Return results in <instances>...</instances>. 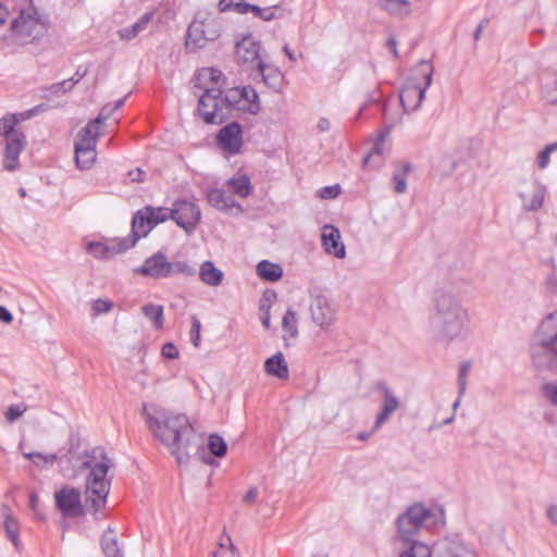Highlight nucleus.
I'll return each mask as SVG.
<instances>
[{
    "label": "nucleus",
    "instance_id": "79ce46f5",
    "mask_svg": "<svg viewBox=\"0 0 557 557\" xmlns=\"http://www.w3.org/2000/svg\"><path fill=\"white\" fill-rule=\"evenodd\" d=\"M410 170H411L410 163H404L403 172L394 173V175H393L394 190L397 194H404L407 190L406 175Z\"/></svg>",
    "mask_w": 557,
    "mask_h": 557
},
{
    "label": "nucleus",
    "instance_id": "5701e85b",
    "mask_svg": "<svg viewBox=\"0 0 557 557\" xmlns=\"http://www.w3.org/2000/svg\"><path fill=\"white\" fill-rule=\"evenodd\" d=\"M322 245L324 250L335 256L336 258H344L346 255L345 246L341 242V233L338 228L333 225H325L322 232Z\"/></svg>",
    "mask_w": 557,
    "mask_h": 557
},
{
    "label": "nucleus",
    "instance_id": "de8ad7c7",
    "mask_svg": "<svg viewBox=\"0 0 557 557\" xmlns=\"http://www.w3.org/2000/svg\"><path fill=\"white\" fill-rule=\"evenodd\" d=\"M251 13L262 21H272L274 18L273 8H260L252 4Z\"/></svg>",
    "mask_w": 557,
    "mask_h": 557
},
{
    "label": "nucleus",
    "instance_id": "9d476101",
    "mask_svg": "<svg viewBox=\"0 0 557 557\" xmlns=\"http://www.w3.org/2000/svg\"><path fill=\"white\" fill-rule=\"evenodd\" d=\"M434 522V513L422 504L410 506L397 518V529L403 541H411L424 523Z\"/></svg>",
    "mask_w": 557,
    "mask_h": 557
},
{
    "label": "nucleus",
    "instance_id": "680f3d73",
    "mask_svg": "<svg viewBox=\"0 0 557 557\" xmlns=\"http://www.w3.org/2000/svg\"><path fill=\"white\" fill-rule=\"evenodd\" d=\"M545 286L549 293L557 292V274L556 273H553L547 276V278L545 281Z\"/></svg>",
    "mask_w": 557,
    "mask_h": 557
},
{
    "label": "nucleus",
    "instance_id": "473e14b6",
    "mask_svg": "<svg viewBox=\"0 0 557 557\" xmlns=\"http://www.w3.org/2000/svg\"><path fill=\"white\" fill-rule=\"evenodd\" d=\"M391 131V126L380 134L379 138L373 145L372 150L363 158V164L368 165L371 161L374 162V166L379 168L383 163L384 144L385 138Z\"/></svg>",
    "mask_w": 557,
    "mask_h": 557
},
{
    "label": "nucleus",
    "instance_id": "2eb2a0df",
    "mask_svg": "<svg viewBox=\"0 0 557 557\" xmlns=\"http://www.w3.org/2000/svg\"><path fill=\"white\" fill-rule=\"evenodd\" d=\"M312 322L321 330H329L335 322L336 311L331 300L323 294H317L310 302Z\"/></svg>",
    "mask_w": 557,
    "mask_h": 557
},
{
    "label": "nucleus",
    "instance_id": "ddd939ff",
    "mask_svg": "<svg viewBox=\"0 0 557 557\" xmlns=\"http://www.w3.org/2000/svg\"><path fill=\"white\" fill-rule=\"evenodd\" d=\"M375 391L382 394L380 411L373 424V430L376 431L400 408L401 403L395 391L384 380L376 382Z\"/></svg>",
    "mask_w": 557,
    "mask_h": 557
},
{
    "label": "nucleus",
    "instance_id": "72a5a7b5",
    "mask_svg": "<svg viewBox=\"0 0 557 557\" xmlns=\"http://www.w3.org/2000/svg\"><path fill=\"white\" fill-rule=\"evenodd\" d=\"M226 186L235 195H237L242 198L249 197L253 191V187L250 183V178L246 174L234 176V177L227 180Z\"/></svg>",
    "mask_w": 557,
    "mask_h": 557
},
{
    "label": "nucleus",
    "instance_id": "e433bc0d",
    "mask_svg": "<svg viewBox=\"0 0 557 557\" xmlns=\"http://www.w3.org/2000/svg\"><path fill=\"white\" fill-rule=\"evenodd\" d=\"M208 449L216 458H223L227 453V444L219 434H210L208 437Z\"/></svg>",
    "mask_w": 557,
    "mask_h": 557
},
{
    "label": "nucleus",
    "instance_id": "7ed1b4c3",
    "mask_svg": "<svg viewBox=\"0 0 557 557\" xmlns=\"http://www.w3.org/2000/svg\"><path fill=\"white\" fill-rule=\"evenodd\" d=\"M86 460L83 461V468L90 469L86 480V498L90 502L94 512L99 511L106 504L109 492L110 481L106 480L111 461L101 447H95L85 454Z\"/></svg>",
    "mask_w": 557,
    "mask_h": 557
},
{
    "label": "nucleus",
    "instance_id": "412c9836",
    "mask_svg": "<svg viewBox=\"0 0 557 557\" xmlns=\"http://www.w3.org/2000/svg\"><path fill=\"white\" fill-rule=\"evenodd\" d=\"M441 557H478L475 552L457 536H447L436 544Z\"/></svg>",
    "mask_w": 557,
    "mask_h": 557
},
{
    "label": "nucleus",
    "instance_id": "cd10ccee",
    "mask_svg": "<svg viewBox=\"0 0 557 557\" xmlns=\"http://www.w3.org/2000/svg\"><path fill=\"white\" fill-rule=\"evenodd\" d=\"M199 278L203 284L216 287L222 284L224 273L212 261L207 260L200 265Z\"/></svg>",
    "mask_w": 557,
    "mask_h": 557
},
{
    "label": "nucleus",
    "instance_id": "6e6d98bb",
    "mask_svg": "<svg viewBox=\"0 0 557 557\" xmlns=\"http://www.w3.org/2000/svg\"><path fill=\"white\" fill-rule=\"evenodd\" d=\"M275 298L276 293L274 290L267 289L262 295L260 310L267 309Z\"/></svg>",
    "mask_w": 557,
    "mask_h": 557
},
{
    "label": "nucleus",
    "instance_id": "423d86ee",
    "mask_svg": "<svg viewBox=\"0 0 557 557\" xmlns=\"http://www.w3.org/2000/svg\"><path fill=\"white\" fill-rule=\"evenodd\" d=\"M417 71L423 78V85L409 79L404 85L399 95V100L406 112L417 111L421 107L425 98V92L432 85L434 69L431 62L421 60L417 66Z\"/></svg>",
    "mask_w": 557,
    "mask_h": 557
},
{
    "label": "nucleus",
    "instance_id": "f704fd0d",
    "mask_svg": "<svg viewBox=\"0 0 557 557\" xmlns=\"http://www.w3.org/2000/svg\"><path fill=\"white\" fill-rule=\"evenodd\" d=\"M4 521H3V528H4V531L7 533V536L8 539L12 542V544L14 545L15 549L16 550H20L21 549V542H20V527H18V522L15 518H13L10 513H9V509L5 508V511H4Z\"/></svg>",
    "mask_w": 557,
    "mask_h": 557
},
{
    "label": "nucleus",
    "instance_id": "3c124183",
    "mask_svg": "<svg viewBox=\"0 0 557 557\" xmlns=\"http://www.w3.org/2000/svg\"><path fill=\"white\" fill-rule=\"evenodd\" d=\"M112 304L104 299H97L92 302V310L96 314L107 313L111 310Z\"/></svg>",
    "mask_w": 557,
    "mask_h": 557
},
{
    "label": "nucleus",
    "instance_id": "39448f33",
    "mask_svg": "<svg viewBox=\"0 0 557 557\" xmlns=\"http://www.w3.org/2000/svg\"><path fill=\"white\" fill-rule=\"evenodd\" d=\"M136 274L148 276L154 280L166 278L174 274L194 276L196 270L185 261H168L166 256L158 251L147 258L144 263L135 269Z\"/></svg>",
    "mask_w": 557,
    "mask_h": 557
},
{
    "label": "nucleus",
    "instance_id": "8fccbe9b",
    "mask_svg": "<svg viewBox=\"0 0 557 557\" xmlns=\"http://www.w3.org/2000/svg\"><path fill=\"white\" fill-rule=\"evenodd\" d=\"M161 355L163 358L173 360L178 357V349L173 343H165L161 348Z\"/></svg>",
    "mask_w": 557,
    "mask_h": 557
},
{
    "label": "nucleus",
    "instance_id": "0e129e2a",
    "mask_svg": "<svg viewBox=\"0 0 557 557\" xmlns=\"http://www.w3.org/2000/svg\"><path fill=\"white\" fill-rule=\"evenodd\" d=\"M0 321L10 324L13 321L12 313L3 306H0Z\"/></svg>",
    "mask_w": 557,
    "mask_h": 557
},
{
    "label": "nucleus",
    "instance_id": "4d7b16f0",
    "mask_svg": "<svg viewBox=\"0 0 557 557\" xmlns=\"http://www.w3.org/2000/svg\"><path fill=\"white\" fill-rule=\"evenodd\" d=\"M381 100V92L379 89H374L369 94L368 100L361 106L360 113L366 110L370 104L377 103Z\"/></svg>",
    "mask_w": 557,
    "mask_h": 557
},
{
    "label": "nucleus",
    "instance_id": "ea45409f",
    "mask_svg": "<svg viewBox=\"0 0 557 557\" xmlns=\"http://www.w3.org/2000/svg\"><path fill=\"white\" fill-rule=\"evenodd\" d=\"M408 4L409 2L406 0H381V7L394 15H407L409 11H404V9L408 7Z\"/></svg>",
    "mask_w": 557,
    "mask_h": 557
},
{
    "label": "nucleus",
    "instance_id": "dca6fc26",
    "mask_svg": "<svg viewBox=\"0 0 557 557\" xmlns=\"http://www.w3.org/2000/svg\"><path fill=\"white\" fill-rule=\"evenodd\" d=\"M215 139L224 152L231 156L238 154L243 148V127L238 122H231L220 128Z\"/></svg>",
    "mask_w": 557,
    "mask_h": 557
},
{
    "label": "nucleus",
    "instance_id": "49530a36",
    "mask_svg": "<svg viewBox=\"0 0 557 557\" xmlns=\"http://www.w3.org/2000/svg\"><path fill=\"white\" fill-rule=\"evenodd\" d=\"M73 89V82L64 79L60 83L52 84L49 88L50 92L54 96H61Z\"/></svg>",
    "mask_w": 557,
    "mask_h": 557
},
{
    "label": "nucleus",
    "instance_id": "f3484780",
    "mask_svg": "<svg viewBox=\"0 0 557 557\" xmlns=\"http://www.w3.org/2000/svg\"><path fill=\"white\" fill-rule=\"evenodd\" d=\"M55 506L63 517L75 518L83 515L81 492L74 487H63L55 492Z\"/></svg>",
    "mask_w": 557,
    "mask_h": 557
},
{
    "label": "nucleus",
    "instance_id": "a878e982",
    "mask_svg": "<svg viewBox=\"0 0 557 557\" xmlns=\"http://www.w3.org/2000/svg\"><path fill=\"white\" fill-rule=\"evenodd\" d=\"M540 342L555 345L557 343V311L549 313L540 324L536 331Z\"/></svg>",
    "mask_w": 557,
    "mask_h": 557
},
{
    "label": "nucleus",
    "instance_id": "13d9d810",
    "mask_svg": "<svg viewBox=\"0 0 557 557\" xmlns=\"http://www.w3.org/2000/svg\"><path fill=\"white\" fill-rule=\"evenodd\" d=\"M127 176L133 183H141L145 180V172L139 168L128 171Z\"/></svg>",
    "mask_w": 557,
    "mask_h": 557
},
{
    "label": "nucleus",
    "instance_id": "e2e57ef3",
    "mask_svg": "<svg viewBox=\"0 0 557 557\" xmlns=\"http://www.w3.org/2000/svg\"><path fill=\"white\" fill-rule=\"evenodd\" d=\"M234 0H220L218 3V9L220 12H227L234 10Z\"/></svg>",
    "mask_w": 557,
    "mask_h": 557
},
{
    "label": "nucleus",
    "instance_id": "bf43d9fd",
    "mask_svg": "<svg viewBox=\"0 0 557 557\" xmlns=\"http://www.w3.org/2000/svg\"><path fill=\"white\" fill-rule=\"evenodd\" d=\"M550 152L544 148L540 153H539V157H537V165L540 169H545L548 163H549V159H550Z\"/></svg>",
    "mask_w": 557,
    "mask_h": 557
},
{
    "label": "nucleus",
    "instance_id": "69168bd1",
    "mask_svg": "<svg viewBox=\"0 0 557 557\" xmlns=\"http://www.w3.org/2000/svg\"><path fill=\"white\" fill-rule=\"evenodd\" d=\"M490 23V20L488 18H483L480 24L478 25L474 34H473V38L475 41H478L480 38H481V35H482V32L483 29L488 25Z\"/></svg>",
    "mask_w": 557,
    "mask_h": 557
},
{
    "label": "nucleus",
    "instance_id": "b1692460",
    "mask_svg": "<svg viewBox=\"0 0 557 557\" xmlns=\"http://www.w3.org/2000/svg\"><path fill=\"white\" fill-rule=\"evenodd\" d=\"M545 187L537 181L530 183V191H519V197L522 200L523 208L527 211H536L542 208L545 197Z\"/></svg>",
    "mask_w": 557,
    "mask_h": 557
},
{
    "label": "nucleus",
    "instance_id": "a211bd4d",
    "mask_svg": "<svg viewBox=\"0 0 557 557\" xmlns=\"http://www.w3.org/2000/svg\"><path fill=\"white\" fill-rule=\"evenodd\" d=\"M235 57L238 63L256 67L259 61H263L261 44L251 34L244 36L235 45Z\"/></svg>",
    "mask_w": 557,
    "mask_h": 557
},
{
    "label": "nucleus",
    "instance_id": "37998d69",
    "mask_svg": "<svg viewBox=\"0 0 557 557\" xmlns=\"http://www.w3.org/2000/svg\"><path fill=\"white\" fill-rule=\"evenodd\" d=\"M23 455L25 458L33 460L36 466L41 463L52 465L58 459L57 454L45 455L41 453H24Z\"/></svg>",
    "mask_w": 557,
    "mask_h": 557
},
{
    "label": "nucleus",
    "instance_id": "864d4df0",
    "mask_svg": "<svg viewBox=\"0 0 557 557\" xmlns=\"http://www.w3.org/2000/svg\"><path fill=\"white\" fill-rule=\"evenodd\" d=\"M339 193H341L339 185L326 186V187L322 188L320 196L322 198L334 199L339 195Z\"/></svg>",
    "mask_w": 557,
    "mask_h": 557
},
{
    "label": "nucleus",
    "instance_id": "bb28decb",
    "mask_svg": "<svg viewBox=\"0 0 557 557\" xmlns=\"http://www.w3.org/2000/svg\"><path fill=\"white\" fill-rule=\"evenodd\" d=\"M207 200L210 206L223 212H230L234 207L242 209L240 205H238L231 196H227L221 188H212L208 190Z\"/></svg>",
    "mask_w": 557,
    "mask_h": 557
},
{
    "label": "nucleus",
    "instance_id": "c756f323",
    "mask_svg": "<svg viewBox=\"0 0 557 557\" xmlns=\"http://www.w3.org/2000/svg\"><path fill=\"white\" fill-rule=\"evenodd\" d=\"M153 16L152 12L145 13L137 22L132 24L131 26L123 27L117 30V35L121 40L129 41L136 38L139 33L144 32L148 24L151 22Z\"/></svg>",
    "mask_w": 557,
    "mask_h": 557
},
{
    "label": "nucleus",
    "instance_id": "0eeeda50",
    "mask_svg": "<svg viewBox=\"0 0 557 557\" xmlns=\"http://www.w3.org/2000/svg\"><path fill=\"white\" fill-rule=\"evenodd\" d=\"M197 14L189 24L186 34L185 46L195 52L206 47L209 41H214L221 36L222 26L216 18H199Z\"/></svg>",
    "mask_w": 557,
    "mask_h": 557
},
{
    "label": "nucleus",
    "instance_id": "2f4dec72",
    "mask_svg": "<svg viewBox=\"0 0 557 557\" xmlns=\"http://www.w3.org/2000/svg\"><path fill=\"white\" fill-rule=\"evenodd\" d=\"M258 276L267 282H277L283 276V269L278 263L262 260L257 264Z\"/></svg>",
    "mask_w": 557,
    "mask_h": 557
},
{
    "label": "nucleus",
    "instance_id": "6e6552de",
    "mask_svg": "<svg viewBox=\"0 0 557 557\" xmlns=\"http://www.w3.org/2000/svg\"><path fill=\"white\" fill-rule=\"evenodd\" d=\"M172 220L171 208L146 206L138 210L132 220L131 238L136 244L146 237L154 226L168 220Z\"/></svg>",
    "mask_w": 557,
    "mask_h": 557
},
{
    "label": "nucleus",
    "instance_id": "a19ab883",
    "mask_svg": "<svg viewBox=\"0 0 557 557\" xmlns=\"http://www.w3.org/2000/svg\"><path fill=\"white\" fill-rule=\"evenodd\" d=\"M114 112V109L112 108V104L108 103L103 106L96 119L90 121L85 127H90L91 132L100 135V125L108 120Z\"/></svg>",
    "mask_w": 557,
    "mask_h": 557
},
{
    "label": "nucleus",
    "instance_id": "5fc2aeb1",
    "mask_svg": "<svg viewBox=\"0 0 557 557\" xmlns=\"http://www.w3.org/2000/svg\"><path fill=\"white\" fill-rule=\"evenodd\" d=\"M259 496V490L256 486L250 487L247 493L243 496V503L245 505H252L256 503Z\"/></svg>",
    "mask_w": 557,
    "mask_h": 557
},
{
    "label": "nucleus",
    "instance_id": "4be33fe9",
    "mask_svg": "<svg viewBox=\"0 0 557 557\" xmlns=\"http://www.w3.org/2000/svg\"><path fill=\"white\" fill-rule=\"evenodd\" d=\"M28 3L26 9H22L20 16L12 22V29L20 34L30 35L34 26L41 24V15L38 13L33 1L25 0Z\"/></svg>",
    "mask_w": 557,
    "mask_h": 557
},
{
    "label": "nucleus",
    "instance_id": "4c0bfd02",
    "mask_svg": "<svg viewBox=\"0 0 557 557\" xmlns=\"http://www.w3.org/2000/svg\"><path fill=\"white\" fill-rule=\"evenodd\" d=\"M411 544L408 549L401 552L399 557H431V549L428 545L419 541H409Z\"/></svg>",
    "mask_w": 557,
    "mask_h": 557
},
{
    "label": "nucleus",
    "instance_id": "c03bdc74",
    "mask_svg": "<svg viewBox=\"0 0 557 557\" xmlns=\"http://www.w3.org/2000/svg\"><path fill=\"white\" fill-rule=\"evenodd\" d=\"M471 364L470 362H462L459 368L458 373V385H459V394L462 396L466 392L467 387V377L470 372Z\"/></svg>",
    "mask_w": 557,
    "mask_h": 557
},
{
    "label": "nucleus",
    "instance_id": "774afa93",
    "mask_svg": "<svg viewBox=\"0 0 557 557\" xmlns=\"http://www.w3.org/2000/svg\"><path fill=\"white\" fill-rule=\"evenodd\" d=\"M547 516L557 525V506H550L547 509Z\"/></svg>",
    "mask_w": 557,
    "mask_h": 557
},
{
    "label": "nucleus",
    "instance_id": "393cba45",
    "mask_svg": "<svg viewBox=\"0 0 557 557\" xmlns=\"http://www.w3.org/2000/svg\"><path fill=\"white\" fill-rule=\"evenodd\" d=\"M259 74L262 76L263 83L271 89L278 91L282 87L284 76L278 67L273 64L265 63V61H259L256 66Z\"/></svg>",
    "mask_w": 557,
    "mask_h": 557
},
{
    "label": "nucleus",
    "instance_id": "338daca9",
    "mask_svg": "<svg viewBox=\"0 0 557 557\" xmlns=\"http://www.w3.org/2000/svg\"><path fill=\"white\" fill-rule=\"evenodd\" d=\"M227 542H228V544L232 543L230 536H227ZM219 546H220V550L214 552L212 557H230V555L225 554V552L230 549V545L226 547L224 543L220 542Z\"/></svg>",
    "mask_w": 557,
    "mask_h": 557
},
{
    "label": "nucleus",
    "instance_id": "052dcab7",
    "mask_svg": "<svg viewBox=\"0 0 557 557\" xmlns=\"http://www.w3.org/2000/svg\"><path fill=\"white\" fill-rule=\"evenodd\" d=\"M251 9H252V4H250L248 2L239 1V2L234 3L233 11L238 14H247V13L251 12Z\"/></svg>",
    "mask_w": 557,
    "mask_h": 557
},
{
    "label": "nucleus",
    "instance_id": "a18cd8bd",
    "mask_svg": "<svg viewBox=\"0 0 557 557\" xmlns=\"http://www.w3.org/2000/svg\"><path fill=\"white\" fill-rule=\"evenodd\" d=\"M200 330L201 323L199 319L195 315L191 317V329L189 332L190 342L195 347H199L200 345Z\"/></svg>",
    "mask_w": 557,
    "mask_h": 557
},
{
    "label": "nucleus",
    "instance_id": "6ab92c4d",
    "mask_svg": "<svg viewBox=\"0 0 557 557\" xmlns=\"http://www.w3.org/2000/svg\"><path fill=\"white\" fill-rule=\"evenodd\" d=\"M534 366L542 371L557 373V351L554 345L539 342L531 347Z\"/></svg>",
    "mask_w": 557,
    "mask_h": 557
},
{
    "label": "nucleus",
    "instance_id": "c85d7f7f",
    "mask_svg": "<svg viewBox=\"0 0 557 557\" xmlns=\"http://www.w3.org/2000/svg\"><path fill=\"white\" fill-rule=\"evenodd\" d=\"M264 371L272 376L281 380L288 377V366L284 359L282 352H277L274 356L268 358L264 362Z\"/></svg>",
    "mask_w": 557,
    "mask_h": 557
},
{
    "label": "nucleus",
    "instance_id": "c9c22d12",
    "mask_svg": "<svg viewBox=\"0 0 557 557\" xmlns=\"http://www.w3.org/2000/svg\"><path fill=\"white\" fill-rule=\"evenodd\" d=\"M143 314L152 322L154 329L163 327V307L154 304H147L143 307Z\"/></svg>",
    "mask_w": 557,
    "mask_h": 557
},
{
    "label": "nucleus",
    "instance_id": "f03ea898",
    "mask_svg": "<svg viewBox=\"0 0 557 557\" xmlns=\"http://www.w3.org/2000/svg\"><path fill=\"white\" fill-rule=\"evenodd\" d=\"M469 323L470 314L461 296L451 286L437 288L429 312V330L433 338L446 345L461 341Z\"/></svg>",
    "mask_w": 557,
    "mask_h": 557
},
{
    "label": "nucleus",
    "instance_id": "58836bf2",
    "mask_svg": "<svg viewBox=\"0 0 557 557\" xmlns=\"http://www.w3.org/2000/svg\"><path fill=\"white\" fill-rule=\"evenodd\" d=\"M282 327L290 337L296 338L298 336L297 314L292 308L286 310L282 319Z\"/></svg>",
    "mask_w": 557,
    "mask_h": 557
},
{
    "label": "nucleus",
    "instance_id": "1a4fd4ad",
    "mask_svg": "<svg viewBox=\"0 0 557 557\" xmlns=\"http://www.w3.org/2000/svg\"><path fill=\"white\" fill-rule=\"evenodd\" d=\"M227 107L225 96L222 97V89L219 87L206 88L198 101V113L207 124H222L227 120Z\"/></svg>",
    "mask_w": 557,
    "mask_h": 557
},
{
    "label": "nucleus",
    "instance_id": "7c9ffc66",
    "mask_svg": "<svg viewBox=\"0 0 557 557\" xmlns=\"http://www.w3.org/2000/svg\"><path fill=\"white\" fill-rule=\"evenodd\" d=\"M101 548L107 557H122V547L119 544L116 533L113 529L108 528L101 537Z\"/></svg>",
    "mask_w": 557,
    "mask_h": 557
},
{
    "label": "nucleus",
    "instance_id": "09e8293b",
    "mask_svg": "<svg viewBox=\"0 0 557 557\" xmlns=\"http://www.w3.org/2000/svg\"><path fill=\"white\" fill-rule=\"evenodd\" d=\"M26 411V407L23 405H11L5 411L4 416L9 422H14Z\"/></svg>",
    "mask_w": 557,
    "mask_h": 557
},
{
    "label": "nucleus",
    "instance_id": "9b49d317",
    "mask_svg": "<svg viewBox=\"0 0 557 557\" xmlns=\"http://www.w3.org/2000/svg\"><path fill=\"white\" fill-rule=\"evenodd\" d=\"M91 128L83 127L75 141V162L81 170L89 169L96 161V145L100 135L91 132Z\"/></svg>",
    "mask_w": 557,
    "mask_h": 557
},
{
    "label": "nucleus",
    "instance_id": "4468645a",
    "mask_svg": "<svg viewBox=\"0 0 557 557\" xmlns=\"http://www.w3.org/2000/svg\"><path fill=\"white\" fill-rule=\"evenodd\" d=\"M172 220L187 234H191L201 219L199 207L188 200H177L171 208Z\"/></svg>",
    "mask_w": 557,
    "mask_h": 557
},
{
    "label": "nucleus",
    "instance_id": "f257e3e1",
    "mask_svg": "<svg viewBox=\"0 0 557 557\" xmlns=\"http://www.w3.org/2000/svg\"><path fill=\"white\" fill-rule=\"evenodd\" d=\"M143 414L148 429L162 444L171 449L180 465L189 461V449L191 447L196 448V453L200 455V459L205 463H213L212 457L205 455L203 442L196 434L187 416L170 413L153 404H143Z\"/></svg>",
    "mask_w": 557,
    "mask_h": 557
},
{
    "label": "nucleus",
    "instance_id": "603ef678",
    "mask_svg": "<svg viewBox=\"0 0 557 557\" xmlns=\"http://www.w3.org/2000/svg\"><path fill=\"white\" fill-rule=\"evenodd\" d=\"M543 391L545 396L549 399V401L557 406V385L553 383H546L543 386Z\"/></svg>",
    "mask_w": 557,
    "mask_h": 557
},
{
    "label": "nucleus",
    "instance_id": "20e7f679",
    "mask_svg": "<svg viewBox=\"0 0 557 557\" xmlns=\"http://www.w3.org/2000/svg\"><path fill=\"white\" fill-rule=\"evenodd\" d=\"M37 109L28 110L25 113L7 114L0 119V136L5 138V148L3 154V168L13 172L20 168V154L26 147V136L15 129L21 121L30 117Z\"/></svg>",
    "mask_w": 557,
    "mask_h": 557
},
{
    "label": "nucleus",
    "instance_id": "aec40b11",
    "mask_svg": "<svg viewBox=\"0 0 557 557\" xmlns=\"http://www.w3.org/2000/svg\"><path fill=\"white\" fill-rule=\"evenodd\" d=\"M131 236L124 237L112 244H104L100 242H91L87 245V251L98 259H110L117 253L125 252L134 247Z\"/></svg>",
    "mask_w": 557,
    "mask_h": 557
},
{
    "label": "nucleus",
    "instance_id": "f8f14e48",
    "mask_svg": "<svg viewBox=\"0 0 557 557\" xmlns=\"http://www.w3.org/2000/svg\"><path fill=\"white\" fill-rule=\"evenodd\" d=\"M227 107L237 111L258 114L261 110L259 96L251 86L235 87L225 94Z\"/></svg>",
    "mask_w": 557,
    "mask_h": 557
}]
</instances>
